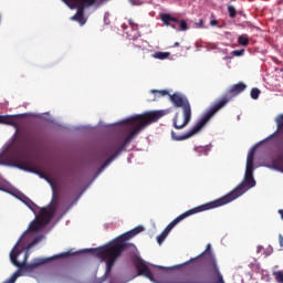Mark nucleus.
Masks as SVG:
<instances>
[{
  "mask_svg": "<svg viewBox=\"0 0 283 283\" xmlns=\"http://www.w3.org/2000/svg\"><path fill=\"white\" fill-rule=\"evenodd\" d=\"M169 112V109L150 111L123 120L122 123L126 125V128L129 129V133L119 146L116 145V143H111L101 149L99 156H102V158H107L109 154H113L105 160L101 169H105V167H107L114 161L115 158L118 157L120 151H125L127 145H129V143H132V140H134V138H136V136H138V134L145 129V127H149V125L153 123H158V120H160L163 116H167Z\"/></svg>",
  "mask_w": 283,
  "mask_h": 283,
  "instance_id": "nucleus-1",
  "label": "nucleus"
},
{
  "mask_svg": "<svg viewBox=\"0 0 283 283\" xmlns=\"http://www.w3.org/2000/svg\"><path fill=\"white\" fill-rule=\"evenodd\" d=\"M143 231H145V228L143 226H138L133 230L119 235L116 240L104 245L103 248L85 250L106 262L104 275L96 279L95 283L107 282L109 275H112V269H114L116 261L120 258V255H123V252L128 247L127 240H132V238H135V235H138V233H143Z\"/></svg>",
  "mask_w": 283,
  "mask_h": 283,
  "instance_id": "nucleus-2",
  "label": "nucleus"
},
{
  "mask_svg": "<svg viewBox=\"0 0 283 283\" xmlns=\"http://www.w3.org/2000/svg\"><path fill=\"white\" fill-rule=\"evenodd\" d=\"M244 90H247V84L243 82L233 84L229 88L227 95L217 102L212 107H210V109L199 119L198 123L195 124L190 130L184 135H176L175 132H171L172 140H187L188 138H191V136H196V134H198V132H200V129L207 125L208 120H211V118H213V116H216V114H218V112H220V109H222V107H224V105H227L231 98L242 94Z\"/></svg>",
  "mask_w": 283,
  "mask_h": 283,
  "instance_id": "nucleus-3",
  "label": "nucleus"
},
{
  "mask_svg": "<svg viewBox=\"0 0 283 283\" xmlns=\"http://www.w3.org/2000/svg\"><path fill=\"white\" fill-rule=\"evenodd\" d=\"M150 92L151 94H155V96H157L158 98H160V96H169V101L174 105V107H181L184 123H180V114L176 113L172 120L175 129H185V127H187L189 123H191V103H189V98L186 97L185 94L178 92L169 94V91L167 90H151Z\"/></svg>",
  "mask_w": 283,
  "mask_h": 283,
  "instance_id": "nucleus-4",
  "label": "nucleus"
},
{
  "mask_svg": "<svg viewBox=\"0 0 283 283\" xmlns=\"http://www.w3.org/2000/svg\"><path fill=\"white\" fill-rule=\"evenodd\" d=\"M253 187H255V179H253V175H245L244 180L232 191L219 199L203 203V207L206 208V211H209L210 209H218V207H224V205L233 202V200H237V198H240V196H243V193H247V191Z\"/></svg>",
  "mask_w": 283,
  "mask_h": 283,
  "instance_id": "nucleus-5",
  "label": "nucleus"
},
{
  "mask_svg": "<svg viewBox=\"0 0 283 283\" xmlns=\"http://www.w3.org/2000/svg\"><path fill=\"white\" fill-rule=\"evenodd\" d=\"M56 209H59V195H56V192L53 190L52 203H50L48 207L40 209L36 219L30 223L29 231H41V229L48 227V224H50V222L54 218Z\"/></svg>",
  "mask_w": 283,
  "mask_h": 283,
  "instance_id": "nucleus-6",
  "label": "nucleus"
},
{
  "mask_svg": "<svg viewBox=\"0 0 283 283\" xmlns=\"http://www.w3.org/2000/svg\"><path fill=\"white\" fill-rule=\"evenodd\" d=\"M71 10H77L76 13L70 18L71 21H75L78 25L83 27L87 23V17H85V10L94 8V6H101L105 0H62Z\"/></svg>",
  "mask_w": 283,
  "mask_h": 283,
  "instance_id": "nucleus-7",
  "label": "nucleus"
},
{
  "mask_svg": "<svg viewBox=\"0 0 283 283\" xmlns=\"http://www.w3.org/2000/svg\"><path fill=\"white\" fill-rule=\"evenodd\" d=\"M202 211H207L205 208V205L198 206L196 208H192L190 210H187L186 212L181 213L177 218H175L165 229L164 231L157 237L158 244H163L165 240H167V235L171 233V230L179 224V222H182L186 218H189V216H196V213H202Z\"/></svg>",
  "mask_w": 283,
  "mask_h": 283,
  "instance_id": "nucleus-8",
  "label": "nucleus"
},
{
  "mask_svg": "<svg viewBox=\"0 0 283 283\" xmlns=\"http://www.w3.org/2000/svg\"><path fill=\"white\" fill-rule=\"evenodd\" d=\"M195 271L208 273L210 275V280L202 279V283H224V276L222 275V272H220L218 261H211L207 265L196 268Z\"/></svg>",
  "mask_w": 283,
  "mask_h": 283,
  "instance_id": "nucleus-9",
  "label": "nucleus"
},
{
  "mask_svg": "<svg viewBox=\"0 0 283 283\" xmlns=\"http://www.w3.org/2000/svg\"><path fill=\"white\" fill-rule=\"evenodd\" d=\"M218 262L216 254L211 251V244H208L206 250L196 258L190 259L187 264H190L191 269H200L207 266L209 262Z\"/></svg>",
  "mask_w": 283,
  "mask_h": 283,
  "instance_id": "nucleus-10",
  "label": "nucleus"
},
{
  "mask_svg": "<svg viewBox=\"0 0 283 283\" xmlns=\"http://www.w3.org/2000/svg\"><path fill=\"white\" fill-rule=\"evenodd\" d=\"M14 167H17L18 169H22L23 171L38 174V176H40L41 178H45V176H43V172H40L34 165V159H32V157L28 156L27 154L18 156V158L14 160Z\"/></svg>",
  "mask_w": 283,
  "mask_h": 283,
  "instance_id": "nucleus-11",
  "label": "nucleus"
},
{
  "mask_svg": "<svg viewBox=\"0 0 283 283\" xmlns=\"http://www.w3.org/2000/svg\"><path fill=\"white\" fill-rule=\"evenodd\" d=\"M160 20L163 21L164 25L167 28H172V30H177V32H187V30H189L187 21L180 20L176 17H172L171 14H161Z\"/></svg>",
  "mask_w": 283,
  "mask_h": 283,
  "instance_id": "nucleus-12",
  "label": "nucleus"
},
{
  "mask_svg": "<svg viewBox=\"0 0 283 283\" xmlns=\"http://www.w3.org/2000/svg\"><path fill=\"white\" fill-rule=\"evenodd\" d=\"M135 269H137V275H144V277H147L148 280H150V282H156V280L154 279V273L151 272L149 266H147V263H145V261H143L142 259L135 261Z\"/></svg>",
  "mask_w": 283,
  "mask_h": 283,
  "instance_id": "nucleus-13",
  "label": "nucleus"
},
{
  "mask_svg": "<svg viewBox=\"0 0 283 283\" xmlns=\"http://www.w3.org/2000/svg\"><path fill=\"white\" fill-rule=\"evenodd\" d=\"M255 158V147L252 148L247 157L245 176H253V160Z\"/></svg>",
  "mask_w": 283,
  "mask_h": 283,
  "instance_id": "nucleus-14",
  "label": "nucleus"
},
{
  "mask_svg": "<svg viewBox=\"0 0 283 283\" xmlns=\"http://www.w3.org/2000/svg\"><path fill=\"white\" fill-rule=\"evenodd\" d=\"M0 124H2V125H14V116H12V115H0Z\"/></svg>",
  "mask_w": 283,
  "mask_h": 283,
  "instance_id": "nucleus-15",
  "label": "nucleus"
},
{
  "mask_svg": "<svg viewBox=\"0 0 283 283\" xmlns=\"http://www.w3.org/2000/svg\"><path fill=\"white\" fill-rule=\"evenodd\" d=\"M195 151L198 154V156H208L209 151H211V147L198 146V147H195Z\"/></svg>",
  "mask_w": 283,
  "mask_h": 283,
  "instance_id": "nucleus-16",
  "label": "nucleus"
},
{
  "mask_svg": "<svg viewBox=\"0 0 283 283\" xmlns=\"http://www.w3.org/2000/svg\"><path fill=\"white\" fill-rule=\"evenodd\" d=\"M169 56H171L169 52H156L153 54V59H158L159 61H165V59H169Z\"/></svg>",
  "mask_w": 283,
  "mask_h": 283,
  "instance_id": "nucleus-17",
  "label": "nucleus"
},
{
  "mask_svg": "<svg viewBox=\"0 0 283 283\" xmlns=\"http://www.w3.org/2000/svg\"><path fill=\"white\" fill-rule=\"evenodd\" d=\"M239 45H242V48H247L249 45V35L242 34L238 38Z\"/></svg>",
  "mask_w": 283,
  "mask_h": 283,
  "instance_id": "nucleus-18",
  "label": "nucleus"
},
{
  "mask_svg": "<svg viewBox=\"0 0 283 283\" xmlns=\"http://www.w3.org/2000/svg\"><path fill=\"white\" fill-rule=\"evenodd\" d=\"M260 94H261V91L258 87H253L250 92V96L251 98H253V101H258L260 98Z\"/></svg>",
  "mask_w": 283,
  "mask_h": 283,
  "instance_id": "nucleus-19",
  "label": "nucleus"
},
{
  "mask_svg": "<svg viewBox=\"0 0 283 283\" xmlns=\"http://www.w3.org/2000/svg\"><path fill=\"white\" fill-rule=\"evenodd\" d=\"M25 205L33 211V213H36L39 211V206H36V203H34L29 198H27Z\"/></svg>",
  "mask_w": 283,
  "mask_h": 283,
  "instance_id": "nucleus-20",
  "label": "nucleus"
},
{
  "mask_svg": "<svg viewBox=\"0 0 283 283\" xmlns=\"http://www.w3.org/2000/svg\"><path fill=\"white\" fill-rule=\"evenodd\" d=\"M228 13L230 19H235L238 17V11L235 10V7L233 6H228Z\"/></svg>",
  "mask_w": 283,
  "mask_h": 283,
  "instance_id": "nucleus-21",
  "label": "nucleus"
},
{
  "mask_svg": "<svg viewBox=\"0 0 283 283\" xmlns=\"http://www.w3.org/2000/svg\"><path fill=\"white\" fill-rule=\"evenodd\" d=\"M232 56H243L244 55V49L241 50H234L231 52Z\"/></svg>",
  "mask_w": 283,
  "mask_h": 283,
  "instance_id": "nucleus-22",
  "label": "nucleus"
},
{
  "mask_svg": "<svg viewBox=\"0 0 283 283\" xmlns=\"http://www.w3.org/2000/svg\"><path fill=\"white\" fill-rule=\"evenodd\" d=\"M23 143H25L27 145H30V143H32V136L30 134H25L23 136Z\"/></svg>",
  "mask_w": 283,
  "mask_h": 283,
  "instance_id": "nucleus-23",
  "label": "nucleus"
},
{
  "mask_svg": "<svg viewBox=\"0 0 283 283\" xmlns=\"http://www.w3.org/2000/svg\"><path fill=\"white\" fill-rule=\"evenodd\" d=\"M275 277L279 283H283V272L282 271L276 272Z\"/></svg>",
  "mask_w": 283,
  "mask_h": 283,
  "instance_id": "nucleus-24",
  "label": "nucleus"
},
{
  "mask_svg": "<svg viewBox=\"0 0 283 283\" xmlns=\"http://www.w3.org/2000/svg\"><path fill=\"white\" fill-rule=\"evenodd\" d=\"M128 23H129L130 28H133V30H137L138 24L135 23L132 19L128 20Z\"/></svg>",
  "mask_w": 283,
  "mask_h": 283,
  "instance_id": "nucleus-25",
  "label": "nucleus"
},
{
  "mask_svg": "<svg viewBox=\"0 0 283 283\" xmlns=\"http://www.w3.org/2000/svg\"><path fill=\"white\" fill-rule=\"evenodd\" d=\"M36 242H39V239H34L29 245L28 249H32V247H34V244H36Z\"/></svg>",
  "mask_w": 283,
  "mask_h": 283,
  "instance_id": "nucleus-26",
  "label": "nucleus"
},
{
  "mask_svg": "<svg viewBox=\"0 0 283 283\" xmlns=\"http://www.w3.org/2000/svg\"><path fill=\"white\" fill-rule=\"evenodd\" d=\"M279 243H280V247H283V237H282V234L279 235Z\"/></svg>",
  "mask_w": 283,
  "mask_h": 283,
  "instance_id": "nucleus-27",
  "label": "nucleus"
},
{
  "mask_svg": "<svg viewBox=\"0 0 283 283\" xmlns=\"http://www.w3.org/2000/svg\"><path fill=\"white\" fill-rule=\"evenodd\" d=\"M198 25H199V28H205V20H199Z\"/></svg>",
  "mask_w": 283,
  "mask_h": 283,
  "instance_id": "nucleus-28",
  "label": "nucleus"
},
{
  "mask_svg": "<svg viewBox=\"0 0 283 283\" xmlns=\"http://www.w3.org/2000/svg\"><path fill=\"white\" fill-rule=\"evenodd\" d=\"M262 249H264V247L258 245V247H256V253H261V252H262Z\"/></svg>",
  "mask_w": 283,
  "mask_h": 283,
  "instance_id": "nucleus-29",
  "label": "nucleus"
},
{
  "mask_svg": "<svg viewBox=\"0 0 283 283\" xmlns=\"http://www.w3.org/2000/svg\"><path fill=\"white\" fill-rule=\"evenodd\" d=\"M218 24V20H211L210 21V25H217Z\"/></svg>",
  "mask_w": 283,
  "mask_h": 283,
  "instance_id": "nucleus-30",
  "label": "nucleus"
},
{
  "mask_svg": "<svg viewBox=\"0 0 283 283\" xmlns=\"http://www.w3.org/2000/svg\"><path fill=\"white\" fill-rule=\"evenodd\" d=\"M178 45H180V43H179V42H176V43H175V46H178Z\"/></svg>",
  "mask_w": 283,
  "mask_h": 283,
  "instance_id": "nucleus-31",
  "label": "nucleus"
}]
</instances>
